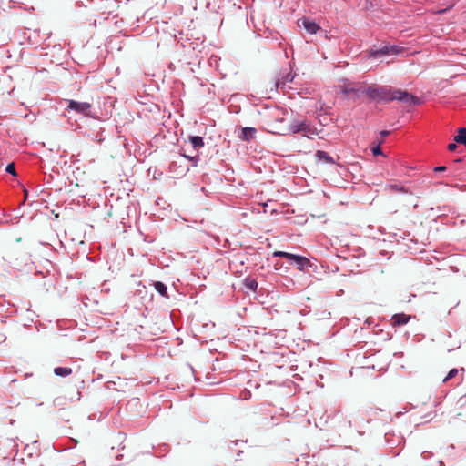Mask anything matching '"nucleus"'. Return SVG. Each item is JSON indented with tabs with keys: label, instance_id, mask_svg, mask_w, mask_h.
<instances>
[{
	"label": "nucleus",
	"instance_id": "1",
	"mask_svg": "<svg viewBox=\"0 0 466 466\" xmlns=\"http://www.w3.org/2000/svg\"><path fill=\"white\" fill-rule=\"evenodd\" d=\"M363 92H365L369 99L371 101H399L410 105H417L420 103V99L417 96L405 90L395 89L390 86H368L367 88H364Z\"/></svg>",
	"mask_w": 466,
	"mask_h": 466
},
{
	"label": "nucleus",
	"instance_id": "2",
	"mask_svg": "<svg viewBox=\"0 0 466 466\" xmlns=\"http://www.w3.org/2000/svg\"><path fill=\"white\" fill-rule=\"evenodd\" d=\"M289 130L292 134L303 133V135L307 137H311V136L317 135L316 128L312 127L309 121L305 119H294L290 123Z\"/></svg>",
	"mask_w": 466,
	"mask_h": 466
},
{
	"label": "nucleus",
	"instance_id": "3",
	"mask_svg": "<svg viewBox=\"0 0 466 466\" xmlns=\"http://www.w3.org/2000/svg\"><path fill=\"white\" fill-rule=\"evenodd\" d=\"M66 111H75L84 116H92V105L88 102H78L73 99L66 100Z\"/></svg>",
	"mask_w": 466,
	"mask_h": 466
},
{
	"label": "nucleus",
	"instance_id": "4",
	"mask_svg": "<svg viewBox=\"0 0 466 466\" xmlns=\"http://www.w3.org/2000/svg\"><path fill=\"white\" fill-rule=\"evenodd\" d=\"M410 316L405 313H397L391 317V325L393 327L403 326L409 322Z\"/></svg>",
	"mask_w": 466,
	"mask_h": 466
},
{
	"label": "nucleus",
	"instance_id": "5",
	"mask_svg": "<svg viewBox=\"0 0 466 466\" xmlns=\"http://www.w3.org/2000/svg\"><path fill=\"white\" fill-rule=\"evenodd\" d=\"M291 264H294L299 270L311 267L309 259L300 255H297Z\"/></svg>",
	"mask_w": 466,
	"mask_h": 466
},
{
	"label": "nucleus",
	"instance_id": "6",
	"mask_svg": "<svg viewBox=\"0 0 466 466\" xmlns=\"http://www.w3.org/2000/svg\"><path fill=\"white\" fill-rule=\"evenodd\" d=\"M364 88L362 87H350L348 85H344L340 86V93L345 96L353 95L355 97H358L361 94H365Z\"/></svg>",
	"mask_w": 466,
	"mask_h": 466
},
{
	"label": "nucleus",
	"instance_id": "7",
	"mask_svg": "<svg viewBox=\"0 0 466 466\" xmlns=\"http://www.w3.org/2000/svg\"><path fill=\"white\" fill-rule=\"evenodd\" d=\"M189 167L186 166H182L181 164H178L177 161H172L169 166V171L172 173H175L176 175L183 176L187 172H188Z\"/></svg>",
	"mask_w": 466,
	"mask_h": 466
},
{
	"label": "nucleus",
	"instance_id": "8",
	"mask_svg": "<svg viewBox=\"0 0 466 466\" xmlns=\"http://www.w3.org/2000/svg\"><path fill=\"white\" fill-rule=\"evenodd\" d=\"M302 25L304 27V29L309 33V34H316L319 29V25L315 23L314 21H311L309 19H307V18H304L302 20Z\"/></svg>",
	"mask_w": 466,
	"mask_h": 466
},
{
	"label": "nucleus",
	"instance_id": "9",
	"mask_svg": "<svg viewBox=\"0 0 466 466\" xmlns=\"http://www.w3.org/2000/svg\"><path fill=\"white\" fill-rule=\"evenodd\" d=\"M315 157L318 161L324 162L327 164H333L335 163L334 159L325 151L323 150H317L315 153Z\"/></svg>",
	"mask_w": 466,
	"mask_h": 466
},
{
	"label": "nucleus",
	"instance_id": "10",
	"mask_svg": "<svg viewBox=\"0 0 466 466\" xmlns=\"http://www.w3.org/2000/svg\"><path fill=\"white\" fill-rule=\"evenodd\" d=\"M189 141L194 149L198 150L204 147L203 137L200 136H191L189 137Z\"/></svg>",
	"mask_w": 466,
	"mask_h": 466
},
{
	"label": "nucleus",
	"instance_id": "11",
	"mask_svg": "<svg viewBox=\"0 0 466 466\" xmlns=\"http://www.w3.org/2000/svg\"><path fill=\"white\" fill-rule=\"evenodd\" d=\"M385 55H390L389 46H384L383 47L376 50H372L370 53V57L378 58Z\"/></svg>",
	"mask_w": 466,
	"mask_h": 466
},
{
	"label": "nucleus",
	"instance_id": "12",
	"mask_svg": "<svg viewBox=\"0 0 466 466\" xmlns=\"http://www.w3.org/2000/svg\"><path fill=\"white\" fill-rule=\"evenodd\" d=\"M385 189L390 192H400V193H407L408 190L401 184H388L385 187Z\"/></svg>",
	"mask_w": 466,
	"mask_h": 466
},
{
	"label": "nucleus",
	"instance_id": "13",
	"mask_svg": "<svg viewBox=\"0 0 466 466\" xmlns=\"http://www.w3.org/2000/svg\"><path fill=\"white\" fill-rule=\"evenodd\" d=\"M454 141L456 143L462 144L466 147V128L461 127L458 130V134L454 137Z\"/></svg>",
	"mask_w": 466,
	"mask_h": 466
},
{
	"label": "nucleus",
	"instance_id": "14",
	"mask_svg": "<svg viewBox=\"0 0 466 466\" xmlns=\"http://www.w3.org/2000/svg\"><path fill=\"white\" fill-rule=\"evenodd\" d=\"M54 373L59 377H67L72 373V369L70 367H56L54 369Z\"/></svg>",
	"mask_w": 466,
	"mask_h": 466
},
{
	"label": "nucleus",
	"instance_id": "15",
	"mask_svg": "<svg viewBox=\"0 0 466 466\" xmlns=\"http://www.w3.org/2000/svg\"><path fill=\"white\" fill-rule=\"evenodd\" d=\"M153 285H154L156 291H157L161 296L168 298L167 288L163 282L156 281L153 283Z\"/></svg>",
	"mask_w": 466,
	"mask_h": 466
},
{
	"label": "nucleus",
	"instance_id": "16",
	"mask_svg": "<svg viewBox=\"0 0 466 466\" xmlns=\"http://www.w3.org/2000/svg\"><path fill=\"white\" fill-rule=\"evenodd\" d=\"M256 128L254 127H244L242 129V137L245 140H250L255 137L256 135Z\"/></svg>",
	"mask_w": 466,
	"mask_h": 466
},
{
	"label": "nucleus",
	"instance_id": "17",
	"mask_svg": "<svg viewBox=\"0 0 466 466\" xmlns=\"http://www.w3.org/2000/svg\"><path fill=\"white\" fill-rule=\"evenodd\" d=\"M383 143V140L382 139H380L378 141V144L375 146V147H371V152L374 156H384L381 148H380V145Z\"/></svg>",
	"mask_w": 466,
	"mask_h": 466
},
{
	"label": "nucleus",
	"instance_id": "18",
	"mask_svg": "<svg viewBox=\"0 0 466 466\" xmlns=\"http://www.w3.org/2000/svg\"><path fill=\"white\" fill-rule=\"evenodd\" d=\"M245 285L249 289L255 291L258 288V282L255 279H246Z\"/></svg>",
	"mask_w": 466,
	"mask_h": 466
},
{
	"label": "nucleus",
	"instance_id": "19",
	"mask_svg": "<svg viewBox=\"0 0 466 466\" xmlns=\"http://www.w3.org/2000/svg\"><path fill=\"white\" fill-rule=\"evenodd\" d=\"M5 171L7 173H9L10 175H12L13 177H16L17 176V173L15 171V164L14 163H10L6 166L5 167Z\"/></svg>",
	"mask_w": 466,
	"mask_h": 466
},
{
	"label": "nucleus",
	"instance_id": "20",
	"mask_svg": "<svg viewBox=\"0 0 466 466\" xmlns=\"http://www.w3.org/2000/svg\"><path fill=\"white\" fill-rule=\"evenodd\" d=\"M457 374H458V370H457V369H455V368H454V369H451V370L448 372L447 376L443 379V381H444V382L448 381L449 380H451V379L454 378Z\"/></svg>",
	"mask_w": 466,
	"mask_h": 466
},
{
	"label": "nucleus",
	"instance_id": "21",
	"mask_svg": "<svg viewBox=\"0 0 466 466\" xmlns=\"http://www.w3.org/2000/svg\"><path fill=\"white\" fill-rule=\"evenodd\" d=\"M293 78H294L293 76L287 75V76L285 78H283L282 80L279 79L277 81V86H279L280 85L284 86L286 83L291 82L293 80Z\"/></svg>",
	"mask_w": 466,
	"mask_h": 466
},
{
	"label": "nucleus",
	"instance_id": "22",
	"mask_svg": "<svg viewBox=\"0 0 466 466\" xmlns=\"http://www.w3.org/2000/svg\"><path fill=\"white\" fill-rule=\"evenodd\" d=\"M390 54H399L400 52V48L398 46H389Z\"/></svg>",
	"mask_w": 466,
	"mask_h": 466
},
{
	"label": "nucleus",
	"instance_id": "23",
	"mask_svg": "<svg viewBox=\"0 0 466 466\" xmlns=\"http://www.w3.org/2000/svg\"><path fill=\"white\" fill-rule=\"evenodd\" d=\"M296 256H297V254L287 252L286 256H285V258H287L291 263L294 260Z\"/></svg>",
	"mask_w": 466,
	"mask_h": 466
},
{
	"label": "nucleus",
	"instance_id": "24",
	"mask_svg": "<svg viewBox=\"0 0 466 466\" xmlns=\"http://www.w3.org/2000/svg\"><path fill=\"white\" fill-rule=\"evenodd\" d=\"M286 253H287V252H285V251H275V252L273 253V256H274V257H279V258H285Z\"/></svg>",
	"mask_w": 466,
	"mask_h": 466
},
{
	"label": "nucleus",
	"instance_id": "25",
	"mask_svg": "<svg viewBox=\"0 0 466 466\" xmlns=\"http://www.w3.org/2000/svg\"><path fill=\"white\" fill-rule=\"evenodd\" d=\"M198 160H199V157H190V160L192 162V166L193 167H197L198 166Z\"/></svg>",
	"mask_w": 466,
	"mask_h": 466
},
{
	"label": "nucleus",
	"instance_id": "26",
	"mask_svg": "<svg viewBox=\"0 0 466 466\" xmlns=\"http://www.w3.org/2000/svg\"><path fill=\"white\" fill-rule=\"evenodd\" d=\"M444 170H446V167L445 166H439V167H436L434 168L435 172H441V171H444Z\"/></svg>",
	"mask_w": 466,
	"mask_h": 466
},
{
	"label": "nucleus",
	"instance_id": "27",
	"mask_svg": "<svg viewBox=\"0 0 466 466\" xmlns=\"http://www.w3.org/2000/svg\"><path fill=\"white\" fill-rule=\"evenodd\" d=\"M456 147H457V145L455 143H451L448 145V149L450 151H454L456 149Z\"/></svg>",
	"mask_w": 466,
	"mask_h": 466
},
{
	"label": "nucleus",
	"instance_id": "28",
	"mask_svg": "<svg viewBox=\"0 0 466 466\" xmlns=\"http://www.w3.org/2000/svg\"><path fill=\"white\" fill-rule=\"evenodd\" d=\"M389 134H390V131H388V130H382V131H380V136L381 137V138H380V139H382V140H383V137H386V136H388Z\"/></svg>",
	"mask_w": 466,
	"mask_h": 466
},
{
	"label": "nucleus",
	"instance_id": "29",
	"mask_svg": "<svg viewBox=\"0 0 466 466\" xmlns=\"http://www.w3.org/2000/svg\"><path fill=\"white\" fill-rule=\"evenodd\" d=\"M421 455H422V457H423L424 459H428V458L431 455V453L427 452V451H424V452H422V454H421Z\"/></svg>",
	"mask_w": 466,
	"mask_h": 466
},
{
	"label": "nucleus",
	"instance_id": "30",
	"mask_svg": "<svg viewBox=\"0 0 466 466\" xmlns=\"http://www.w3.org/2000/svg\"><path fill=\"white\" fill-rule=\"evenodd\" d=\"M180 157H183V158H186L187 160H190V157H191L190 156H187L186 154H180Z\"/></svg>",
	"mask_w": 466,
	"mask_h": 466
}]
</instances>
